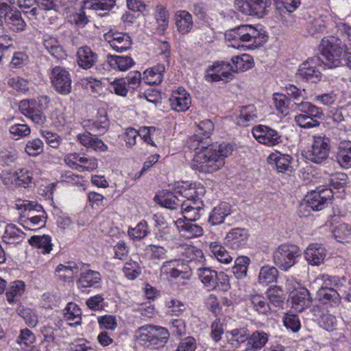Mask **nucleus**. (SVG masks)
Returning <instances> with one entry per match:
<instances>
[{"label": "nucleus", "instance_id": "f257e3e1", "mask_svg": "<svg viewBox=\"0 0 351 351\" xmlns=\"http://www.w3.org/2000/svg\"><path fill=\"white\" fill-rule=\"evenodd\" d=\"M213 130L210 120L202 121L197 124V133L190 138L191 148L196 151L195 161L199 165L197 169L206 173L220 169L225 164L224 158L233 152V146L229 143L210 144L208 138Z\"/></svg>", "mask_w": 351, "mask_h": 351}, {"label": "nucleus", "instance_id": "f03ea898", "mask_svg": "<svg viewBox=\"0 0 351 351\" xmlns=\"http://www.w3.org/2000/svg\"><path fill=\"white\" fill-rule=\"evenodd\" d=\"M226 39L231 43L234 48H239L240 43H249L250 45L258 47L267 41V37L250 25H242L227 31Z\"/></svg>", "mask_w": 351, "mask_h": 351}, {"label": "nucleus", "instance_id": "7ed1b4c3", "mask_svg": "<svg viewBox=\"0 0 351 351\" xmlns=\"http://www.w3.org/2000/svg\"><path fill=\"white\" fill-rule=\"evenodd\" d=\"M322 56L324 60L321 61L328 68H335L343 65V50L345 44L341 39L329 36L322 39Z\"/></svg>", "mask_w": 351, "mask_h": 351}, {"label": "nucleus", "instance_id": "20e7f679", "mask_svg": "<svg viewBox=\"0 0 351 351\" xmlns=\"http://www.w3.org/2000/svg\"><path fill=\"white\" fill-rule=\"evenodd\" d=\"M49 103V97L40 96L37 99L21 101L19 104V109L22 114L35 124L43 125L47 121L43 110L48 107Z\"/></svg>", "mask_w": 351, "mask_h": 351}, {"label": "nucleus", "instance_id": "39448f33", "mask_svg": "<svg viewBox=\"0 0 351 351\" xmlns=\"http://www.w3.org/2000/svg\"><path fill=\"white\" fill-rule=\"evenodd\" d=\"M300 256V250L295 245L282 244L273 253L274 263L280 269L287 271L293 266L296 258Z\"/></svg>", "mask_w": 351, "mask_h": 351}, {"label": "nucleus", "instance_id": "423d86ee", "mask_svg": "<svg viewBox=\"0 0 351 351\" xmlns=\"http://www.w3.org/2000/svg\"><path fill=\"white\" fill-rule=\"evenodd\" d=\"M49 75L51 86L58 93L68 95L71 93V75L66 69L56 66L51 69Z\"/></svg>", "mask_w": 351, "mask_h": 351}, {"label": "nucleus", "instance_id": "0eeeda50", "mask_svg": "<svg viewBox=\"0 0 351 351\" xmlns=\"http://www.w3.org/2000/svg\"><path fill=\"white\" fill-rule=\"evenodd\" d=\"M330 149L329 138L322 135L313 136L311 146L306 153V158L313 162L322 163L328 158Z\"/></svg>", "mask_w": 351, "mask_h": 351}, {"label": "nucleus", "instance_id": "6e6552de", "mask_svg": "<svg viewBox=\"0 0 351 351\" xmlns=\"http://www.w3.org/2000/svg\"><path fill=\"white\" fill-rule=\"evenodd\" d=\"M0 19L3 22V27L5 25L13 32L23 31L26 26L21 12L16 8L0 4Z\"/></svg>", "mask_w": 351, "mask_h": 351}, {"label": "nucleus", "instance_id": "1a4fd4ad", "mask_svg": "<svg viewBox=\"0 0 351 351\" xmlns=\"http://www.w3.org/2000/svg\"><path fill=\"white\" fill-rule=\"evenodd\" d=\"M271 4V0H236V9L245 15L263 17Z\"/></svg>", "mask_w": 351, "mask_h": 351}, {"label": "nucleus", "instance_id": "9d476101", "mask_svg": "<svg viewBox=\"0 0 351 351\" xmlns=\"http://www.w3.org/2000/svg\"><path fill=\"white\" fill-rule=\"evenodd\" d=\"M171 250L175 254V258L165 262L162 264V269H166L169 266L179 267L181 262L189 263L195 255L197 247L186 243H176L172 246Z\"/></svg>", "mask_w": 351, "mask_h": 351}, {"label": "nucleus", "instance_id": "9b49d317", "mask_svg": "<svg viewBox=\"0 0 351 351\" xmlns=\"http://www.w3.org/2000/svg\"><path fill=\"white\" fill-rule=\"evenodd\" d=\"M320 58L313 57L308 59L302 63L297 72V75L302 79L312 82H317L321 80L322 73L319 70L321 65Z\"/></svg>", "mask_w": 351, "mask_h": 351}, {"label": "nucleus", "instance_id": "f8f14e48", "mask_svg": "<svg viewBox=\"0 0 351 351\" xmlns=\"http://www.w3.org/2000/svg\"><path fill=\"white\" fill-rule=\"evenodd\" d=\"M253 136L261 144L272 147L282 143V137L279 133L267 126L258 125L252 130Z\"/></svg>", "mask_w": 351, "mask_h": 351}, {"label": "nucleus", "instance_id": "ddd939ff", "mask_svg": "<svg viewBox=\"0 0 351 351\" xmlns=\"http://www.w3.org/2000/svg\"><path fill=\"white\" fill-rule=\"evenodd\" d=\"M333 196L331 189L327 187H317L315 190L311 191L306 197L311 208L313 211L322 210L328 204V202Z\"/></svg>", "mask_w": 351, "mask_h": 351}, {"label": "nucleus", "instance_id": "4468645a", "mask_svg": "<svg viewBox=\"0 0 351 351\" xmlns=\"http://www.w3.org/2000/svg\"><path fill=\"white\" fill-rule=\"evenodd\" d=\"M326 287H322L317 292V299L323 304L326 305L327 308H336L341 303V297L339 293L332 288L327 287L330 283H327L326 280H330L328 276H322Z\"/></svg>", "mask_w": 351, "mask_h": 351}, {"label": "nucleus", "instance_id": "2eb2a0df", "mask_svg": "<svg viewBox=\"0 0 351 351\" xmlns=\"http://www.w3.org/2000/svg\"><path fill=\"white\" fill-rule=\"evenodd\" d=\"M104 37L111 48L117 52L121 53L131 47L132 39L128 34L110 30Z\"/></svg>", "mask_w": 351, "mask_h": 351}, {"label": "nucleus", "instance_id": "dca6fc26", "mask_svg": "<svg viewBox=\"0 0 351 351\" xmlns=\"http://www.w3.org/2000/svg\"><path fill=\"white\" fill-rule=\"evenodd\" d=\"M86 265L82 263L80 268V274L79 278L77 280V285L79 289H82L97 287L101 281V276L99 271L91 270L86 267Z\"/></svg>", "mask_w": 351, "mask_h": 351}, {"label": "nucleus", "instance_id": "f3484780", "mask_svg": "<svg viewBox=\"0 0 351 351\" xmlns=\"http://www.w3.org/2000/svg\"><path fill=\"white\" fill-rule=\"evenodd\" d=\"M171 108L178 112H184L189 109L191 103V97L184 88H179L173 92L169 98Z\"/></svg>", "mask_w": 351, "mask_h": 351}, {"label": "nucleus", "instance_id": "a211bd4d", "mask_svg": "<svg viewBox=\"0 0 351 351\" xmlns=\"http://www.w3.org/2000/svg\"><path fill=\"white\" fill-rule=\"evenodd\" d=\"M311 303L312 298L307 289L302 287L292 293L291 307L296 311L302 312Z\"/></svg>", "mask_w": 351, "mask_h": 351}, {"label": "nucleus", "instance_id": "6ab92c4d", "mask_svg": "<svg viewBox=\"0 0 351 351\" xmlns=\"http://www.w3.org/2000/svg\"><path fill=\"white\" fill-rule=\"evenodd\" d=\"M305 258L311 265H319L326 256L325 247L319 243L310 244L304 251Z\"/></svg>", "mask_w": 351, "mask_h": 351}, {"label": "nucleus", "instance_id": "aec40b11", "mask_svg": "<svg viewBox=\"0 0 351 351\" xmlns=\"http://www.w3.org/2000/svg\"><path fill=\"white\" fill-rule=\"evenodd\" d=\"M230 64L226 63H215L207 70L206 78L210 82H219L228 79L230 75Z\"/></svg>", "mask_w": 351, "mask_h": 351}, {"label": "nucleus", "instance_id": "412c9836", "mask_svg": "<svg viewBox=\"0 0 351 351\" xmlns=\"http://www.w3.org/2000/svg\"><path fill=\"white\" fill-rule=\"evenodd\" d=\"M77 140L84 147L91 148L95 151L106 152L108 149L107 145L102 140L97 137L96 134H93L90 132L86 131L83 134L77 135Z\"/></svg>", "mask_w": 351, "mask_h": 351}, {"label": "nucleus", "instance_id": "4be33fe9", "mask_svg": "<svg viewBox=\"0 0 351 351\" xmlns=\"http://www.w3.org/2000/svg\"><path fill=\"white\" fill-rule=\"evenodd\" d=\"M249 235L248 230L245 228H233L225 238L226 244L232 249H237L246 243Z\"/></svg>", "mask_w": 351, "mask_h": 351}, {"label": "nucleus", "instance_id": "5701e85b", "mask_svg": "<svg viewBox=\"0 0 351 351\" xmlns=\"http://www.w3.org/2000/svg\"><path fill=\"white\" fill-rule=\"evenodd\" d=\"M174 20L178 32L182 35L189 34L193 26L192 15L186 10H178L176 12Z\"/></svg>", "mask_w": 351, "mask_h": 351}, {"label": "nucleus", "instance_id": "b1692460", "mask_svg": "<svg viewBox=\"0 0 351 351\" xmlns=\"http://www.w3.org/2000/svg\"><path fill=\"white\" fill-rule=\"evenodd\" d=\"M77 63L84 69L93 66L97 61L98 56L88 46H84L78 49L77 52Z\"/></svg>", "mask_w": 351, "mask_h": 351}, {"label": "nucleus", "instance_id": "393cba45", "mask_svg": "<svg viewBox=\"0 0 351 351\" xmlns=\"http://www.w3.org/2000/svg\"><path fill=\"white\" fill-rule=\"evenodd\" d=\"M176 223L180 232L186 238L191 239L203 234L202 227L193 223V221H185L182 219H178Z\"/></svg>", "mask_w": 351, "mask_h": 351}, {"label": "nucleus", "instance_id": "a878e982", "mask_svg": "<svg viewBox=\"0 0 351 351\" xmlns=\"http://www.w3.org/2000/svg\"><path fill=\"white\" fill-rule=\"evenodd\" d=\"M43 46L47 52L58 60L65 58L66 53L55 37L48 36L43 40Z\"/></svg>", "mask_w": 351, "mask_h": 351}, {"label": "nucleus", "instance_id": "bb28decb", "mask_svg": "<svg viewBox=\"0 0 351 351\" xmlns=\"http://www.w3.org/2000/svg\"><path fill=\"white\" fill-rule=\"evenodd\" d=\"M230 213V206L225 202L221 203L212 210L208 222L213 226L221 224L224 221L226 217Z\"/></svg>", "mask_w": 351, "mask_h": 351}, {"label": "nucleus", "instance_id": "cd10ccee", "mask_svg": "<svg viewBox=\"0 0 351 351\" xmlns=\"http://www.w3.org/2000/svg\"><path fill=\"white\" fill-rule=\"evenodd\" d=\"M197 275L204 287L208 290L212 291L217 287V271L209 267H197Z\"/></svg>", "mask_w": 351, "mask_h": 351}, {"label": "nucleus", "instance_id": "c85d7f7f", "mask_svg": "<svg viewBox=\"0 0 351 351\" xmlns=\"http://www.w3.org/2000/svg\"><path fill=\"white\" fill-rule=\"evenodd\" d=\"M250 337V330L247 326L234 328L226 332L228 342L232 346H239L247 341Z\"/></svg>", "mask_w": 351, "mask_h": 351}, {"label": "nucleus", "instance_id": "c756f323", "mask_svg": "<svg viewBox=\"0 0 351 351\" xmlns=\"http://www.w3.org/2000/svg\"><path fill=\"white\" fill-rule=\"evenodd\" d=\"M336 158L341 167H351V141H341L339 143Z\"/></svg>", "mask_w": 351, "mask_h": 351}, {"label": "nucleus", "instance_id": "7c9ffc66", "mask_svg": "<svg viewBox=\"0 0 351 351\" xmlns=\"http://www.w3.org/2000/svg\"><path fill=\"white\" fill-rule=\"evenodd\" d=\"M107 62L112 69L124 71L134 64V61L130 56L108 55Z\"/></svg>", "mask_w": 351, "mask_h": 351}, {"label": "nucleus", "instance_id": "2f4dec72", "mask_svg": "<svg viewBox=\"0 0 351 351\" xmlns=\"http://www.w3.org/2000/svg\"><path fill=\"white\" fill-rule=\"evenodd\" d=\"M155 332V326L145 325L137 330L136 337L138 342L144 346H153V337Z\"/></svg>", "mask_w": 351, "mask_h": 351}, {"label": "nucleus", "instance_id": "473e14b6", "mask_svg": "<svg viewBox=\"0 0 351 351\" xmlns=\"http://www.w3.org/2000/svg\"><path fill=\"white\" fill-rule=\"evenodd\" d=\"M269 159L275 162L276 169L278 172H291L293 170V167L291 165L292 157L290 155L282 154L278 152L270 154Z\"/></svg>", "mask_w": 351, "mask_h": 351}, {"label": "nucleus", "instance_id": "72a5a7b5", "mask_svg": "<svg viewBox=\"0 0 351 351\" xmlns=\"http://www.w3.org/2000/svg\"><path fill=\"white\" fill-rule=\"evenodd\" d=\"M109 125L108 118L104 113L95 121L88 120L84 122V127L97 132V134H103L108 130Z\"/></svg>", "mask_w": 351, "mask_h": 351}, {"label": "nucleus", "instance_id": "f704fd0d", "mask_svg": "<svg viewBox=\"0 0 351 351\" xmlns=\"http://www.w3.org/2000/svg\"><path fill=\"white\" fill-rule=\"evenodd\" d=\"M25 234L14 224H9L6 226L3 235V239L6 243L14 244L21 242Z\"/></svg>", "mask_w": 351, "mask_h": 351}, {"label": "nucleus", "instance_id": "c9c22d12", "mask_svg": "<svg viewBox=\"0 0 351 351\" xmlns=\"http://www.w3.org/2000/svg\"><path fill=\"white\" fill-rule=\"evenodd\" d=\"M116 0H90L88 8L95 10L96 13L103 16L108 13V12L114 6Z\"/></svg>", "mask_w": 351, "mask_h": 351}, {"label": "nucleus", "instance_id": "e433bc0d", "mask_svg": "<svg viewBox=\"0 0 351 351\" xmlns=\"http://www.w3.org/2000/svg\"><path fill=\"white\" fill-rule=\"evenodd\" d=\"M81 315V309L73 302H69L64 308V317L66 320L71 322L69 324L71 326L80 324Z\"/></svg>", "mask_w": 351, "mask_h": 351}, {"label": "nucleus", "instance_id": "4c0bfd02", "mask_svg": "<svg viewBox=\"0 0 351 351\" xmlns=\"http://www.w3.org/2000/svg\"><path fill=\"white\" fill-rule=\"evenodd\" d=\"M278 275V269L272 266H263L258 274V282L262 285H268L276 281Z\"/></svg>", "mask_w": 351, "mask_h": 351}, {"label": "nucleus", "instance_id": "58836bf2", "mask_svg": "<svg viewBox=\"0 0 351 351\" xmlns=\"http://www.w3.org/2000/svg\"><path fill=\"white\" fill-rule=\"evenodd\" d=\"M250 259L247 256H239L234 261L232 272L237 279H243L247 276Z\"/></svg>", "mask_w": 351, "mask_h": 351}, {"label": "nucleus", "instance_id": "ea45409f", "mask_svg": "<svg viewBox=\"0 0 351 351\" xmlns=\"http://www.w3.org/2000/svg\"><path fill=\"white\" fill-rule=\"evenodd\" d=\"M267 341L268 335L266 332L256 330L252 334H250V337L247 340V345L256 351L257 350H261L264 347Z\"/></svg>", "mask_w": 351, "mask_h": 351}, {"label": "nucleus", "instance_id": "a19ab883", "mask_svg": "<svg viewBox=\"0 0 351 351\" xmlns=\"http://www.w3.org/2000/svg\"><path fill=\"white\" fill-rule=\"evenodd\" d=\"M282 290L278 286L271 287L267 291V297L269 300L270 307L282 308L285 301V297L282 294Z\"/></svg>", "mask_w": 351, "mask_h": 351}, {"label": "nucleus", "instance_id": "79ce46f5", "mask_svg": "<svg viewBox=\"0 0 351 351\" xmlns=\"http://www.w3.org/2000/svg\"><path fill=\"white\" fill-rule=\"evenodd\" d=\"M51 239L49 235L33 236L29 240V243L39 249H43L44 254H49L52 250Z\"/></svg>", "mask_w": 351, "mask_h": 351}, {"label": "nucleus", "instance_id": "37998d69", "mask_svg": "<svg viewBox=\"0 0 351 351\" xmlns=\"http://www.w3.org/2000/svg\"><path fill=\"white\" fill-rule=\"evenodd\" d=\"M56 272L60 274V278L66 281L72 278L73 275L79 272L78 267L74 262H68L66 265L59 264L56 269Z\"/></svg>", "mask_w": 351, "mask_h": 351}, {"label": "nucleus", "instance_id": "c03bdc74", "mask_svg": "<svg viewBox=\"0 0 351 351\" xmlns=\"http://www.w3.org/2000/svg\"><path fill=\"white\" fill-rule=\"evenodd\" d=\"M165 71L163 65L147 69L144 72L145 81L149 84H158L162 82V73Z\"/></svg>", "mask_w": 351, "mask_h": 351}, {"label": "nucleus", "instance_id": "a18cd8bd", "mask_svg": "<svg viewBox=\"0 0 351 351\" xmlns=\"http://www.w3.org/2000/svg\"><path fill=\"white\" fill-rule=\"evenodd\" d=\"M210 249L213 254L219 262L228 264L232 261V257L221 244L217 242L211 243L210 244Z\"/></svg>", "mask_w": 351, "mask_h": 351}, {"label": "nucleus", "instance_id": "49530a36", "mask_svg": "<svg viewBox=\"0 0 351 351\" xmlns=\"http://www.w3.org/2000/svg\"><path fill=\"white\" fill-rule=\"evenodd\" d=\"M250 300L254 310L261 314H267L272 309L266 299L261 295L254 294L250 296Z\"/></svg>", "mask_w": 351, "mask_h": 351}, {"label": "nucleus", "instance_id": "de8ad7c7", "mask_svg": "<svg viewBox=\"0 0 351 351\" xmlns=\"http://www.w3.org/2000/svg\"><path fill=\"white\" fill-rule=\"evenodd\" d=\"M201 206H191V204L183 202L182 204V213L185 221H195L200 217Z\"/></svg>", "mask_w": 351, "mask_h": 351}, {"label": "nucleus", "instance_id": "09e8293b", "mask_svg": "<svg viewBox=\"0 0 351 351\" xmlns=\"http://www.w3.org/2000/svg\"><path fill=\"white\" fill-rule=\"evenodd\" d=\"M16 186L27 188L33 180V173L27 169H20L15 171Z\"/></svg>", "mask_w": 351, "mask_h": 351}, {"label": "nucleus", "instance_id": "8fccbe9b", "mask_svg": "<svg viewBox=\"0 0 351 351\" xmlns=\"http://www.w3.org/2000/svg\"><path fill=\"white\" fill-rule=\"evenodd\" d=\"M257 118L256 110L253 105L242 106L240 113L239 124L243 126L247 125L250 121H253Z\"/></svg>", "mask_w": 351, "mask_h": 351}, {"label": "nucleus", "instance_id": "3c124183", "mask_svg": "<svg viewBox=\"0 0 351 351\" xmlns=\"http://www.w3.org/2000/svg\"><path fill=\"white\" fill-rule=\"evenodd\" d=\"M77 161L79 168H83L87 171L95 169L97 167V160L95 158H87L81 156L78 153L71 154V158Z\"/></svg>", "mask_w": 351, "mask_h": 351}, {"label": "nucleus", "instance_id": "603ef678", "mask_svg": "<svg viewBox=\"0 0 351 351\" xmlns=\"http://www.w3.org/2000/svg\"><path fill=\"white\" fill-rule=\"evenodd\" d=\"M169 337V332L165 328L155 326V332L153 337V347H162Z\"/></svg>", "mask_w": 351, "mask_h": 351}, {"label": "nucleus", "instance_id": "864d4df0", "mask_svg": "<svg viewBox=\"0 0 351 351\" xmlns=\"http://www.w3.org/2000/svg\"><path fill=\"white\" fill-rule=\"evenodd\" d=\"M85 8V6L82 7L78 11L71 14L69 17V21L77 27H85L89 23V19L84 10Z\"/></svg>", "mask_w": 351, "mask_h": 351}, {"label": "nucleus", "instance_id": "5fc2aeb1", "mask_svg": "<svg viewBox=\"0 0 351 351\" xmlns=\"http://www.w3.org/2000/svg\"><path fill=\"white\" fill-rule=\"evenodd\" d=\"M160 204L165 208L175 210L179 207L182 208V199H180L175 193L169 192L162 198Z\"/></svg>", "mask_w": 351, "mask_h": 351}, {"label": "nucleus", "instance_id": "6e6d98bb", "mask_svg": "<svg viewBox=\"0 0 351 351\" xmlns=\"http://www.w3.org/2000/svg\"><path fill=\"white\" fill-rule=\"evenodd\" d=\"M43 142L38 138L29 140L25 145V151L30 156H37L43 152Z\"/></svg>", "mask_w": 351, "mask_h": 351}, {"label": "nucleus", "instance_id": "4d7b16f0", "mask_svg": "<svg viewBox=\"0 0 351 351\" xmlns=\"http://www.w3.org/2000/svg\"><path fill=\"white\" fill-rule=\"evenodd\" d=\"M317 119H319L311 117L306 114H298L294 118L295 123L300 128L307 129L319 126L320 122Z\"/></svg>", "mask_w": 351, "mask_h": 351}, {"label": "nucleus", "instance_id": "13d9d810", "mask_svg": "<svg viewBox=\"0 0 351 351\" xmlns=\"http://www.w3.org/2000/svg\"><path fill=\"white\" fill-rule=\"evenodd\" d=\"M274 102L278 112L285 115L289 113L288 107L290 103V99L285 95L275 93L274 95Z\"/></svg>", "mask_w": 351, "mask_h": 351}, {"label": "nucleus", "instance_id": "bf43d9fd", "mask_svg": "<svg viewBox=\"0 0 351 351\" xmlns=\"http://www.w3.org/2000/svg\"><path fill=\"white\" fill-rule=\"evenodd\" d=\"M156 18L159 29L165 31L169 25V14L167 10L162 5H158L156 7Z\"/></svg>", "mask_w": 351, "mask_h": 351}, {"label": "nucleus", "instance_id": "052dcab7", "mask_svg": "<svg viewBox=\"0 0 351 351\" xmlns=\"http://www.w3.org/2000/svg\"><path fill=\"white\" fill-rule=\"evenodd\" d=\"M123 271L125 274V277L130 280H134L136 278L141 274V269L138 263L136 261H130L125 263Z\"/></svg>", "mask_w": 351, "mask_h": 351}, {"label": "nucleus", "instance_id": "680f3d73", "mask_svg": "<svg viewBox=\"0 0 351 351\" xmlns=\"http://www.w3.org/2000/svg\"><path fill=\"white\" fill-rule=\"evenodd\" d=\"M283 323L287 328L291 330L293 332H298L301 328L300 321L298 315L294 314L286 313L283 318Z\"/></svg>", "mask_w": 351, "mask_h": 351}, {"label": "nucleus", "instance_id": "e2e57ef3", "mask_svg": "<svg viewBox=\"0 0 351 351\" xmlns=\"http://www.w3.org/2000/svg\"><path fill=\"white\" fill-rule=\"evenodd\" d=\"M333 234L339 242H344L351 235V227L347 223H341L333 230Z\"/></svg>", "mask_w": 351, "mask_h": 351}, {"label": "nucleus", "instance_id": "0e129e2a", "mask_svg": "<svg viewBox=\"0 0 351 351\" xmlns=\"http://www.w3.org/2000/svg\"><path fill=\"white\" fill-rule=\"evenodd\" d=\"M110 90L114 92L116 95L125 97L128 94L126 88V81L124 78L116 79L110 83L109 86Z\"/></svg>", "mask_w": 351, "mask_h": 351}, {"label": "nucleus", "instance_id": "69168bd1", "mask_svg": "<svg viewBox=\"0 0 351 351\" xmlns=\"http://www.w3.org/2000/svg\"><path fill=\"white\" fill-rule=\"evenodd\" d=\"M148 233L147 224L145 221L139 222L134 228L128 230V235L132 239H141Z\"/></svg>", "mask_w": 351, "mask_h": 351}, {"label": "nucleus", "instance_id": "338daca9", "mask_svg": "<svg viewBox=\"0 0 351 351\" xmlns=\"http://www.w3.org/2000/svg\"><path fill=\"white\" fill-rule=\"evenodd\" d=\"M167 306L168 313L171 315L178 316L186 310L185 304L177 299H171L167 302Z\"/></svg>", "mask_w": 351, "mask_h": 351}, {"label": "nucleus", "instance_id": "774afa93", "mask_svg": "<svg viewBox=\"0 0 351 351\" xmlns=\"http://www.w3.org/2000/svg\"><path fill=\"white\" fill-rule=\"evenodd\" d=\"M9 131L16 139L25 137L30 134V128L27 124L17 123L10 127Z\"/></svg>", "mask_w": 351, "mask_h": 351}]
</instances>
